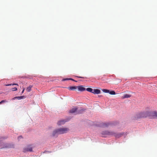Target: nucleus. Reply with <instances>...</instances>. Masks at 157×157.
<instances>
[{
	"label": "nucleus",
	"instance_id": "obj_25",
	"mask_svg": "<svg viewBox=\"0 0 157 157\" xmlns=\"http://www.w3.org/2000/svg\"><path fill=\"white\" fill-rule=\"evenodd\" d=\"M69 78H67L64 79V80H69Z\"/></svg>",
	"mask_w": 157,
	"mask_h": 157
},
{
	"label": "nucleus",
	"instance_id": "obj_5",
	"mask_svg": "<svg viewBox=\"0 0 157 157\" xmlns=\"http://www.w3.org/2000/svg\"><path fill=\"white\" fill-rule=\"evenodd\" d=\"M77 107H74L69 111V113H73L76 112V114H79L80 113L79 111H77Z\"/></svg>",
	"mask_w": 157,
	"mask_h": 157
},
{
	"label": "nucleus",
	"instance_id": "obj_1",
	"mask_svg": "<svg viewBox=\"0 0 157 157\" xmlns=\"http://www.w3.org/2000/svg\"><path fill=\"white\" fill-rule=\"evenodd\" d=\"M69 131V129L67 128H60L56 129L53 131L52 132L53 136L59 134H62L67 133Z\"/></svg>",
	"mask_w": 157,
	"mask_h": 157
},
{
	"label": "nucleus",
	"instance_id": "obj_10",
	"mask_svg": "<svg viewBox=\"0 0 157 157\" xmlns=\"http://www.w3.org/2000/svg\"><path fill=\"white\" fill-rule=\"evenodd\" d=\"M66 121L64 120H62L59 121L57 123V124L58 125H61L64 124Z\"/></svg>",
	"mask_w": 157,
	"mask_h": 157
},
{
	"label": "nucleus",
	"instance_id": "obj_4",
	"mask_svg": "<svg viewBox=\"0 0 157 157\" xmlns=\"http://www.w3.org/2000/svg\"><path fill=\"white\" fill-rule=\"evenodd\" d=\"M148 117L150 119H157V112L156 111H149Z\"/></svg>",
	"mask_w": 157,
	"mask_h": 157
},
{
	"label": "nucleus",
	"instance_id": "obj_14",
	"mask_svg": "<svg viewBox=\"0 0 157 157\" xmlns=\"http://www.w3.org/2000/svg\"><path fill=\"white\" fill-rule=\"evenodd\" d=\"M32 87V86H30L26 89V90L28 92H30L31 90V88Z\"/></svg>",
	"mask_w": 157,
	"mask_h": 157
},
{
	"label": "nucleus",
	"instance_id": "obj_8",
	"mask_svg": "<svg viewBox=\"0 0 157 157\" xmlns=\"http://www.w3.org/2000/svg\"><path fill=\"white\" fill-rule=\"evenodd\" d=\"M65 88H67V89H69L70 90H74L77 88V86H72L71 87H65Z\"/></svg>",
	"mask_w": 157,
	"mask_h": 157
},
{
	"label": "nucleus",
	"instance_id": "obj_17",
	"mask_svg": "<svg viewBox=\"0 0 157 157\" xmlns=\"http://www.w3.org/2000/svg\"><path fill=\"white\" fill-rule=\"evenodd\" d=\"M17 99L18 100L24 99L25 98L24 96H21L19 97H17Z\"/></svg>",
	"mask_w": 157,
	"mask_h": 157
},
{
	"label": "nucleus",
	"instance_id": "obj_28",
	"mask_svg": "<svg viewBox=\"0 0 157 157\" xmlns=\"http://www.w3.org/2000/svg\"><path fill=\"white\" fill-rule=\"evenodd\" d=\"M2 93V92H0V94H1Z\"/></svg>",
	"mask_w": 157,
	"mask_h": 157
},
{
	"label": "nucleus",
	"instance_id": "obj_23",
	"mask_svg": "<svg viewBox=\"0 0 157 157\" xmlns=\"http://www.w3.org/2000/svg\"><path fill=\"white\" fill-rule=\"evenodd\" d=\"M69 80L75 81V80L71 78H69Z\"/></svg>",
	"mask_w": 157,
	"mask_h": 157
},
{
	"label": "nucleus",
	"instance_id": "obj_26",
	"mask_svg": "<svg viewBox=\"0 0 157 157\" xmlns=\"http://www.w3.org/2000/svg\"><path fill=\"white\" fill-rule=\"evenodd\" d=\"M77 77H78V78H84L83 77H80V76H77Z\"/></svg>",
	"mask_w": 157,
	"mask_h": 157
},
{
	"label": "nucleus",
	"instance_id": "obj_3",
	"mask_svg": "<svg viewBox=\"0 0 157 157\" xmlns=\"http://www.w3.org/2000/svg\"><path fill=\"white\" fill-rule=\"evenodd\" d=\"M102 134L104 136L106 135H113L116 138H119L123 135L122 133L117 134L113 132H109L108 131L103 132Z\"/></svg>",
	"mask_w": 157,
	"mask_h": 157
},
{
	"label": "nucleus",
	"instance_id": "obj_18",
	"mask_svg": "<svg viewBox=\"0 0 157 157\" xmlns=\"http://www.w3.org/2000/svg\"><path fill=\"white\" fill-rule=\"evenodd\" d=\"M17 85V86H18V84H15V83H14V84H6V85L5 86H11V85Z\"/></svg>",
	"mask_w": 157,
	"mask_h": 157
},
{
	"label": "nucleus",
	"instance_id": "obj_16",
	"mask_svg": "<svg viewBox=\"0 0 157 157\" xmlns=\"http://www.w3.org/2000/svg\"><path fill=\"white\" fill-rule=\"evenodd\" d=\"M109 90L104 89H103L102 91L104 92H105V93H109Z\"/></svg>",
	"mask_w": 157,
	"mask_h": 157
},
{
	"label": "nucleus",
	"instance_id": "obj_20",
	"mask_svg": "<svg viewBox=\"0 0 157 157\" xmlns=\"http://www.w3.org/2000/svg\"><path fill=\"white\" fill-rule=\"evenodd\" d=\"M17 90V88L15 87L12 89V91H16Z\"/></svg>",
	"mask_w": 157,
	"mask_h": 157
},
{
	"label": "nucleus",
	"instance_id": "obj_13",
	"mask_svg": "<svg viewBox=\"0 0 157 157\" xmlns=\"http://www.w3.org/2000/svg\"><path fill=\"white\" fill-rule=\"evenodd\" d=\"M86 90L88 91V92H90L91 93H93V89H92L91 88H87Z\"/></svg>",
	"mask_w": 157,
	"mask_h": 157
},
{
	"label": "nucleus",
	"instance_id": "obj_22",
	"mask_svg": "<svg viewBox=\"0 0 157 157\" xmlns=\"http://www.w3.org/2000/svg\"><path fill=\"white\" fill-rule=\"evenodd\" d=\"M22 138V136H19L18 137V139H19L21 138Z\"/></svg>",
	"mask_w": 157,
	"mask_h": 157
},
{
	"label": "nucleus",
	"instance_id": "obj_24",
	"mask_svg": "<svg viewBox=\"0 0 157 157\" xmlns=\"http://www.w3.org/2000/svg\"><path fill=\"white\" fill-rule=\"evenodd\" d=\"M25 90V88H24L23 90L22 91V93H23Z\"/></svg>",
	"mask_w": 157,
	"mask_h": 157
},
{
	"label": "nucleus",
	"instance_id": "obj_12",
	"mask_svg": "<svg viewBox=\"0 0 157 157\" xmlns=\"http://www.w3.org/2000/svg\"><path fill=\"white\" fill-rule=\"evenodd\" d=\"M131 97V95L128 94H125L122 97L123 98H130Z\"/></svg>",
	"mask_w": 157,
	"mask_h": 157
},
{
	"label": "nucleus",
	"instance_id": "obj_27",
	"mask_svg": "<svg viewBox=\"0 0 157 157\" xmlns=\"http://www.w3.org/2000/svg\"><path fill=\"white\" fill-rule=\"evenodd\" d=\"M3 148L2 147H0V148Z\"/></svg>",
	"mask_w": 157,
	"mask_h": 157
},
{
	"label": "nucleus",
	"instance_id": "obj_7",
	"mask_svg": "<svg viewBox=\"0 0 157 157\" xmlns=\"http://www.w3.org/2000/svg\"><path fill=\"white\" fill-rule=\"evenodd\" d=\"M78 90L81 91H83L86 90V89L82 86H77Z\"/></svg>",
	"mask_w": 157,
	"mask_h": 157
},
{
	"label": "nucleus",
	"instance_id": "obj_11",
	"mask_svg": "<svg viewBox=\"0 0 157 157\" xmlns=\"http://www.w3.org/2000/svg\"><path fill=\"white\" fill-rule=\"evenodd\" d=\"M110 124L109 123H104L102 124L101 125L103 127H108Z\"/></svg>",
	"mask_w": 157,
	"mask_h": 157
},
{
	"label": "nucleus",
	"instance_id": "obj_2",
	"mask_svg": "<svg viewBox=\"0 0 157 157\" xmlns=\"http://www.w3.org/2000/svg\"><path fill=\"white\" fill-rule=\"evenodd\" d=\"M149 111H146L139 113L136 114L135 117L136 119L148 117Z\"/></svg>",
	"mask_w": 157,
	"mask_h": 157
},
{
	"label": "nucleus",
	"instance_id": "obj_9",
	"mask_svg": "<svg viewBox=\"0 0 157 157\" xmlns=\"http://www.w3.org/2000/svg\"><path fill=\"white\" fill-rule=\"evenodd\" d=\"M101 91L97 89H94L93 90V93L94 94H98L100 93Z\"/></svg>",
	"mask_w": 157,
	"mask_h": 157
},
{
	"label": "nucleus",
	"instance_id": "obj_19",
	"mask_svg": "<svg viewBox=\"0 0 157 157\" xmlns=\"http://www.w3.org/2000/svg\"><path fill=\"white\" fill-rule=\"evenodd\" d=\"M7 102V101H6V100H3L0 102V105L3 103H5Z\"/></svg>",
	"mask_w": 157,
	"mask_h": 157
},
{
	"label": "nucleus",
	"instance_id": "obj_15",
	"mask_svg": "<svg viewBox=\"0 0 157 157\" xmlns=\"http://www.w3.org/2000/svg\"><path fill=\"white\" fill-rule=\"evenodd\" d=\"M111 95H115L116 94V93L114 91H110L109 90V93Z\"/></svg>",
	"mask_w": 157,
	"mask_h": 157
},
{
	"label": "nucleus",
	"instance_id": "obj_21",
	"mask_svg": "<svg viewBox=\"0 0 157 157\" xmlns=\"http://www.w3.org/2000/svg\"><path fill=\"white\" fill-rule=\"evenodd\" d=\"M17 97H15L13 98L12 99V100H14L15 99H17Z\"/></svg>",
	"mask_w": 157,
	"mask_h": 157
},
{
	"label": "nucleus",
	"instance_id": "obj_6",
	"mask_svg": "<svg viewBox=\"0 0 157 157\" xmlns=\"http://www.w3.org/2000/svg\"><path fill=\"white\" fill-rule=\"evenodd\" d=\"M32 148L30 146H28L27 147L24 149L23 151L25 152L26 151H32Z\"/></svg>",
	"mask_w": 157,
	"mask_h": 157
}]
</instances>
